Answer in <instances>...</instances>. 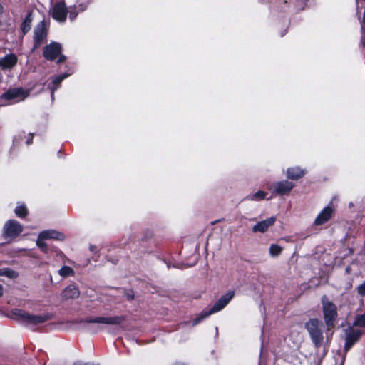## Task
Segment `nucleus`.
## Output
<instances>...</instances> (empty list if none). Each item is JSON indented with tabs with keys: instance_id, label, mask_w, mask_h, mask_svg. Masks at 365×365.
<instances>
[{
	"instance_id": "39448f33",
	"label": "nucleus",
	"mask_w": 365,
	"mask_h": 365,
	"mask_svg": "<svg viewBox=\"0 0 365 365\" xmlns=\"http://www.w3.org/2000/svg\"><path fill=\"white\" fill-rule=\"evenodd\" d=\"M23 231V226L15 220H9L4 225L3 235L5 239H14Z\"/></svg>"
},
{
	"instance_id": "9b49d317",
	"label": "nucleus",
	"mask_w": 365,
	"mask_h": 365,
	"mask_svg": "<svg viewBox=\"0 0 365 365\" xmlns=\"http://www.w3.org/2000/svg\"><path fill=\"white\" fill-rule=\"evenodd\" d=\"M362 331L359 329L349 328L346 331L345 350L349 351L351 347L360 339Z\"/></svg>"
},
{
	"instance_id": "f3484780",
	"label": "nucleus",
	"mask_w": 365,
	"mask_h": 365,
	"mask_svg": "<svg viewBox=\"0 0 365 365\" xmlns=\"http://www.w3.org/2000/svg\"><path fill=\"white\" fill-rule=\"evenodd\" d=\"M305 174L304 170L299 167L290 168L287 170V176L289 179L297 180Z\"/></svg>"
},
{
	"instance_id": "b1692460",
	"label": "nucleus",
	"mask_w": 365,
	"mask_h": 365,
	"mask_svg": "<svg viewBox=\"0 0 365 365\" xmlns=\"http://www.w3.org/2000/svg\"><path fill=\"white\" fill-rule=\"evenodd\" d=\"M58 274L63 277H67L68 276L73 275L74 271L68 266H63L61 269H59Z\"/></svg>"
},
{
	"instance_id": "72a5a7b5",
	"label": "nucleus",
	"mask_w": 365,
	"mask_h": 365,
	"mask_svg": "<svg viewBox=\"0 0 365 365\" xmlns=\"http://www.w3.org/2000/svg\"><path fill=\"white\" fill-rule=\"evenodd\" d=\"M133 297H133V294H128V295H127V298H128V299H129V300L133 299Z\"/></svg>"
},
{
	"instance_id": "412c9836",
	"label": "nucleus",
	"mask_w": 365,
	"mask_h": 365,
	"mask_svg": "<svg viewBox=\"0 0 365 365\" xmlns=\"http://www.w3.org/2000/svg\"><path fill=\"white\" fill-rule=\"evenodd\" d=\"M282 251V247L277 244H272L269 249V255L276 257H278Z\"/></svg>"
},
{
	"instance_id": "f257e3e1",
	"label": "nucleus",
	"mask_w": 365,
	"mask_h": 365,
	"mask_svg": "<svg viewBox=\"0 0 365 365\" xmlns=\"http://www.w3.org/2000/svg\"><path fill=\"white\" fill-rule=\"evenodd\" d=\"M12 315L16 320L32 326L46 322L51 318L50 314L34 315L19 309L13 310Z\"/></svg>"
},
{
	"instance_id": "a211bd4d",
	"label": "nucleus",
	"mask_w": 365,
	"mask_h": 365,
	"mask_svg": "<svg viewBox=\"0 0 365 365\" xmlns=\"http://www.w3.org/2000/svg\"><path fill=\"white\" fill-rule=\"evenodd\" d=\"M78 289L74 286L67 287L62 293V297L64 299H75L79 296Z\"/></svg>"
},
{
	"instance_id": "393cba45",
	"label": "nucleus",
	"mask_w": 365,
	"mask_h": 365,
	"mask_svg": "<svg viewBox=\"0 0 365 365\" xmlns=\"http://www.w3.org/2000/svg\"><path fill=\"white\" fill-rule=\"evenodd\" d=\"M353 324L356 327H365V312L356 316Z\"/></svg>"
},
{
	"instance_id": "6e6552de",
	"label": "nucleus",
	"mask_w": 365,
	"mask_h": 365,
	"mask_svg": "<svg viewBox=\"0 0 365 365\" xmlns=\"http://www.w3.org/2000/svg\"><path fill=\"white\" fill-rule=\"evenodd\" d=\"M124 321L125 318L123 316L98 317L89 318L86 320L87 323H98L109 325H118Z\"/></svg>"
},
{
	"instance_id": "473e14b6",
	"label": "nucleus",
	"mask_w": 365,
	"mask_h": 365,
	"mask_svg": "<svg viewBox=\"0 0 365 365\" xmlns=\"http://www.w3.org/2000/svg\"><path fill=\"white\" fill-rule=\"evenodd\" d=\"M4 294L3 287L0 284V297Z\"/></svg>"
},
{
	"instance_id": "7c9ffc66",
	"label": "nucleus",
	"mask_w": 365,
	"mask_h": 365,
	"mask_svg": "<svg viewBox=\"0 0 365 365\" xmlns=\"http://www.w3.org/2000/svg\"><path fill=\"white\" fill-rule=\"evenodd\" d=\"M76 15H77L76 14L73 13L72 11H71L70 12V19L71 20H73L76 18Z\"/></svg>"
},
{
	"instance_id": "20e7f679",
	"label": "nucleus",
	"mask_w": 365,
	"mask_h": 365,
	"mask_svg": "<svg viewBox=\"0 0 365 365\" xmlns=\"http://www.w3.org/2000/svg\"><path fill=\"white\" fill-rule=\"evenodd\" d=\"M322 325V322L317 319H311L306 323V328L312 341L317 347L320 346L323 341Z\"/></svg>"
},
{
	"instance_id": "4be33fe9",
	"label": "nucleus",
	"mask_w": 365,
	"mask_h": 365,
	"mask_svg": "<svg viewBox=\"0 0 365 365\" xmlns=\"http://www.w3.org/2000/svg\"><path fill=\"white\" fill-rule=\"evenodd\" d=\"M14 212L17 217H24L28 214V210L24 205H19L16 207Z\"/></svg>"
},
{
	"instance_id": "1a4fd4ad",
	"label": "nucleus",
	"mask_w": 365,
	"mask_h": 365,
	"mask_svg": "<svg viewBox=\"0 0 365 365\" xmlns=\"http://www.w3.org/2000/svg\"><path fill=\"white\" fill-rule=\"evenodd\" d=\"M294 187V183L287 180H282L274 182L272 187L273 189V193L279 195H288L292 188Z\"/></svg>"
},
{
	"instance_id": "2f4dec72",
	"label": "nucleus",
	"mask_w": 365,
	"mask_h": 365,
	"mask_svg": "<svg viewBox=\"0 0 365 365\" xmlns=\"http://www.w3.org/2000/svg\"><path fill=\"white\" fill-rule=\"evenodd\" d=\"M90 250L93 252L96 250V247L94 245H90Z\"/></svg>"
},
{
	"instance_id": "c85d7f7f",
	"label": "nucleus",
	"mask_w": 365,
	"mask_h": 365,
	"mask_svg": "<svg viewBox=\"0 0 365 365\" xmlns=\"http://www.w3.org/2000/svg\"><path fill=\"white\" fill-rule=\"evenodd\" d=\"M73 365H95V364H91V363L82 362V361H77V362H75Z\"/></svg>"
},
{
	"instance_id": "4468645a",
	"label": "nucleus",
	"mask_w": 365,
	"mask_h": 365,
	"mask_svg": "<svg viewBox=\"0 0 365 365\" xmlns=\"http://www.w3.org/2000/svg\"><path fill=\"white\" fill-rule=\"evenodd\" d=\"M47 36V31L43 21L40 22L36 27L34 31L35 47L40 46Z\"/></svg>"
},
{
	"instance_id": "9d476101",
	"label": "nucleus",
	"mask_w": 365,
	"mask_h": 365,
	"mask_svg": "<svg viewBox=\"0 0 365 365\" xmlns=\"http://www.w3.org/2000/svg\"><path fill=\"white\" fill-rule=\"evenodd\" d=\"M61 45L57 42H52L43 48V56L47 60L55 59L61 52Z\"/></svg>"
},
{
	"instance_id": "6ab92c4d",
	"label": "nucleus",
	"mask_w": 365,
	"mask_h": 365,
	"mask_svg": "<svg viewBox=\"0 0 365 365\" xmlns=\"http://www.w3.org/2000/svg\"><path fill=\"white\" fill-rule=\"evenodd\" d=\"M68 76V75H67V74H62V75L56 76L53 79V87L51 88V98H53V93H54L55 90H56L58 88V85L61 83V81Z\"/></svg>"
},
{
	"instance_id": "f03ea898",
	"label": "nucleus",
	"mask_w": 365,
	"mask_h": 365,
	"mask_svg": "<svg viewBox=\"0 0 365 365\" xmlns=\"http://www.w3.org/2000/svg\"><path fill=\"white\" fill-rule=\"evenodd\" d=\"M234 292H229L222 295L209 310L202 312L194 320L192 325H197L210 315L222 310L231 301L234 297Z\"/></svg>"
},
{
	"instance_id": "2eb2a0df",
	"label": "nucleus",
	"mask_w": 365,
	"mask_h": 365,
	"mask_svg": "<svg viewBox=\"0 0 365 365\" xmlns=\"http://www.w3.org/2000/svg\"><path fill=\"white\" fill-rule=\"evenodd\" d=\"M276 221L275 217H269L264 220L257 222L252 227L254 232H265L270 227H272Z\"/></svg>"
},
{
	"instance_id": "c756f323",
	"label": "nucleus",
	"mask_w": 365,
	"mask_h": 365,
	"mask_svg": "<svg viewBox=\"0 0 365 365\" xmlns=\"http://www.w3.org/2000/svg\"><path fill=\"white\" fill-rule=\"evenodd\" d=\"M66 60V56L64 55H60L59 58L57 61L58 63L63 62Z\"/></svg>"
},
{
	"instance_id": "c9c22d12",
	"label": "nucleus",
	"mask_w": 365,
	"mask_h": 365,
	"mask_svg": "<svg viewBox=\"0 0 365 365\" xmlns=\"http://www.w3.org/2000/svg\"><path fill=\"white\" fill-rule=\"evenodd\" d=\"M31 140H28L26 141L27 145H29V144L31 143Z\"/></svg>"
},
{
	"instance_id": "f8f14e48",
	"label": "nucleus",
	"mask_w": 365,
	"mask_h": 365,
	"mask_svg": "<svg viewBox=\"0 0 365 365\" xmlns=\"http://www.w3.org/2000/svg\"><path fill=\"white\" fill-rule=\"evenodd\" d=\"M18 62V57L14 53L6 54L0 58V69L10 71L14 68Z\"/></svg>"
},
{
	"instance_id": "dca6fc26",
	"label": "nucleus",
	"mask_w": 365,
	"mask_h": 365,
	"mask_svg": "<svg viewBox=\"0 0 365 365\" xmlns=\"http://www.w3.org/2000/svg\"><path fill=\"white\" fill-rule=\"evenodd\" d=\"M39 237L43 238L44 240H63L65 238V236L63 233L59 232L55 230H48L41 232L39 234Z\"/></svg>"
},
{
	"instance_id": "aec40b11",
	"label": "nucleus",
	"mask_w": 365,
	"mask_h": 365,
	"mask_svg": "<svg viewBox=\"0 0 365 365\" xmlns=\"http://www.w3.org/2000/svg\"><path fill=\"white\" fill-rule=\"evenodd\" d=\"M267 193L264 191L259 190L253 195H250L245 197L246 200L251 201H259L265 198Z\"/></svg>"
},
{
	"instance_id": "f704fd0d",
	"label": "nucleus",
	"mask_w": 365,
	"mask_h": 365,
	"mask_svg": "<svg viewBox=\"0 0 365 365\" xmlns=\"http://www.w3.org/2000/svg\"><path fill=\"white\" fill-rule=\"evenodd\" d=\"M3 11V7L0 4V13H1Z\"/></svg>"
},
{
	"instance_id": "0eeeda50",
	"label": "nucleus",
	"mask_w": 365,
	"mask_h": 365,
	"mask_svg": "<svg viewBox=\"0 0 365 365\" xmlns=\"http://www.w3.org/2000/svg\"><path fill=\"white\" fill-rule=\"evenodd\" d=\"M68 14V9L65 0H60L55 3L51 9L52 17L58 22H64Z\"/></svg>"
},
{
	"instance_id": "7ed1b4c3",
	"label": "nucleus",
	"mask_w": 365,
	"mask_h": 365,
	"mask_svg": "<svg viewBox=\"0 0 365 365\" xmlns=\"http://www.w3.org/2000/svg\"><path fill=\"white\" fill-rule=\"evenodd\" d=\"M322 304L324 322L328 329L332 328L334 327V322L338 316L336 306L326 296L322 297Z\"/></svg>"
},
{
	"instance_id": "423d86ee",
	"label": "nucleus",
	"mask_w": 365,
	"mask_h": 365,
	"mask_svg": "<svg viewBox=\"0 0 365 365\" xmlns=\"http://www.w3.org/2000/svg\"><path fill=\"white\" fill-rule=\"evenodd\" d=\"M29 96V92L21 88H10L2 94L1 98L14 103L24 100Z\"/></svg>"
},
{
	"instance_id": "a878e982",
	"label": "nucleus",
	"mask_w": 365,
	"mask_h": 365,
	"mask_svg": "<svg viewBox=\"0 0 365 365\" xmlns=\"http://www.w3.org/2000/svg\"><path fill=\"white\" fill-rule=\"evenodd\" d=\"M44 239L38 237L36 245L44 252H47L46 244L43 242Z\"/></svg>"
},
{
	"instance_id": "5701e85b",
	"label": "nucleus",
	"mask_w": 365,
	"mask_h": 365,
	"mask_svg": "<svg viewBox=\"0 0 365 365\" xmlns=\"http://www.w3.org/2000/svg\"><path fill=\"white\" fill-rule=\"evenodd\" d=\"M0 276H6L9 278H16L18 277V274L16 272L9 268H4L0 269Z\"/></svg>"
},
{
	"instance_id": "ddd939ff",
	"label": "nucleus",
	"mask_w": 365,
	"mask_h": 365,
	"mask_svg": "<svg viewBox=\"0 0 365 365\" xmlns=\"http://www.w3.org/2000/svg\"><path fill=\"white\" fill-rule=\"evenodd\" d=\"M334 209L331 206L324 207L317 216L314 225L319 226L327 222L332 217Z\"/></svg>"
},
{
	"instance_id": "cd10ccee",
	"label": "nucleus",
	"mask_w": 365,
	"mask_h": 365,
	"mask_svg": "<svg viewBox=\"0 0 365 365\" xmlns=\"http://www.w3.org/2000/svg\"><path fill=\"white\" fill-rule=\"evenodd\" d=\"M356 291L360 296L365 297V281L356 287Z\"/></svg>"
},
{
	"instance_id": "bb28decb",
	"label": "nucleus",
	"mask_w": 365,
	"mask_h": 365,
	"mask_svg": "<svg viewBox=\"0 0 365 365\" xmlns=\"http://www.w3.org/2000/svg\"><path fill=\"white\" fill-rule=\"evenodd\" d=\"M22 31L25 34L29 31L31 29V21L27 18L24 20L22 24Z\"/></svg>"
}]
</instances>
